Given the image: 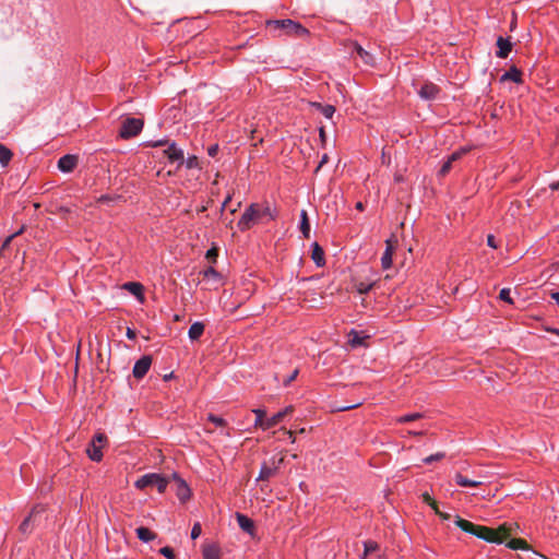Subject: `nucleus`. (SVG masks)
I'll return each mask as SVG.
<instances>
[{
    "instance_id": "f257e3e1",
    "label": "nucleus",
    "mask_w": 559,
    "mask_h": 559,
    "mask_svg": "<svg viewBox=\"0 0 559 559\" xmlns=\"http://www.w3.org/2000/svg\"><path fill=\"white\" fill-rule=\"evenodd\" d=\"M267 216L270 219H274L275 215L269 205H260L258 203H251L241 217L239 218L237 226L241 231L250 229L253 224Z\"/></svg>"
},
{
    "instance_id": "f03ea898",
    "label": "nucleus",
    "mask_w": 559,
    "mask_h": 559,
    "mask_svg": "<svg viewBox=\"0 0 559 559\" xmlns=\"http://www.w3.org/2000/svg\"><path fill=\"white\" fill-rule=\"evenodd\" d=\"M512 534V526L502 524L498 528L477 525L475 536L488 543L503 544Z\"/></svg>"
},
{
    "instance_id": "7ed1b4c3",
    "label": "nucleus",
    "mask_w": 559,
    "mask_h": 559,
    "mask_svg": "<svg viewBox=\"0 0 559 559\" xmlns=\"http://www.w3.org/2000/svg\"><path fill=\"white\" fill-rule=\"evenodd\" d=\"M135 488L143 490L147 487H156L159 493H163L167 486L168 479L157 473H148L140 477L134 483Z\"/></svg>"
},
{
    "instance_id": "20e7f679",
    "label": "nucleus",
    "mask_w": 559,
    "mask_h": 559,
    "mask_svg": "<svg viewBox=\"0 0 559 559\" xmlns=\"http://www.w3.org/2000/svg\"><path fill=\"white\" fill-rule=\"evenodd\" d=\"M283 462H284L283 456H280V457L273 456L269 461H264L261 465L260 473H259L257 480L264 481V480H269L272 477H274L278 473Z\"/></svg>"
},
{
    "instance_id": "39448f33",
    "label": "nucleus",
    "mask_w": 559,
    "mask_h": 559,
    "mask_svg": "<svg viewBox=\"0 0 559 559\" xmlns=\"http://www.w3.org/2000/svg\"><path fill=\"white\" fill-rule=\"evenodd\" d=\"M144 122L139 118H127L121 122V127L119 130V136L121 139H130L136 136L143 129Z\"/></svg>"
},
{
    "instance_id": "423d86ee",
    "label": "nucleus",
    "mask_w": 559,
    "mask_h": 559,
    "mask_svg": "<svg viewBox=\"0 0 559 559\" xmlns=\"http://www.w3.org/2000/svg\"><path fill=\"white\" fill-rule=\"evenodd\" d=\"M270 24H274L277 28L286 29L287 34L296 35L298 37H305L309 34V31L306 27L289 19L275 20L270 22Z\"/></svg>"
},
{
    "instance_id": "0eeeda50",
    "label": "nucleus",
    "mask_w": 559,
    "mask_h": 559,
    "mask_svg": "<svg viewBox=\"0 0 559 559\" xmlns=\"http://www.w3.org/2000/svg\"><path fill=\"white\" fill-rule=\"evenodd\" d=\"M107 440L104 433H96L86 449L87 456L94 462L103 459L102 444Z\"/></svg>"
},
{
    "instance_id": "6e6552de",
    "label": "nucleus",
    "mask_w": 559,
    "mask_h": 559,
    "mask_svg": "<svg viewBox=\"0 0 559 559\" xmlns=\"http://www.w3.org/2000/svg\"><path fill=\"white\" fill-rule=\"evenodd\" d=\"M152 365V357L148 355L142 356L139 360L135 361L133 366V377L136 379H142L150 370Z\"/></svg>"
},
{
    "instance_id": "1a4fd4ad",
    "label": "nucleus",
    "mask_w": 559,
    "mask_h": 559,
    "mask_svg": "<svg viewBox=\"0 0 559 559\" xmlns=\"http://www.w3.org/2000/svg\"><path fill=\"white\" fill-rule=\"evenodd\" d=\"M173 479L177 484L176 495L178 499L182 502H186L191 497V490L188 486V484L177 474H173Z\"/></svg>"
},
{
    "instance_id": "9d476101",
    "label": "nucleus",
    "mask_w": 559,
    "mask_h": 559,
    "mask_svg": "<svg viewBox=\"0 0 559 559\" xmlns=\"http://www.w3.org/2000/svg\"><path fill=\"white\" fill-rule=\"evenodd\" d=\"M440 87L431 82L425 83L418 91L420 98L426 100H432L438 97Z\"/></svg>"
},
{
    "instance_id": "9b49d317",
    "label": "nucleus",
    "mask_w": 559,
    "mask_h": 559,
    "mask_svg": "<svg viewBox=\"0 0 559 559\" xmlns=\"http://www.w3.org/2000/svg\"><path fill=\"white\" fill-rule=\"evenodd\" d=\"M122 288L132 294L139 302L145 301L144 286L139 282H127L122 285Z\"/></svg>"
},
{
    "instance_id": "f8f14e48",
    "label": "nucleus",
    "mask_w": 559,
    "mask_h": 559,
    "mask_svg": "<svg viewBox=\"0 0 559 559\" xmlns=\"http://www.w3.org/2000/svg\"><path fill=\"white\" fill-rule=\"evenodd\" d=\"M44 511H45V508H44L43 506H35V507L32 509V511H31L29 515H28V516H26V518L24 519V521L21 523V525H20V527H19L20 532H21L22 534H28V533H31L32 527H33V525H32V521H33V519H34V518H36V515H38L39 513H41V512H44Z\"/></svg>"
},
{
    "instance_id": "ddd939ff",
    "label": "nucleus",
    "mask_w": 559,
    "mask_h": 559,
    "mask_svg": "<svg viewBox=\"0 0 559 559\" xmlns=\"http://www.w3.org/2000/svg\"><path fill=\"white\" fill-rule=\"evenodd\" d=\"M78 165V156L67 154L59 158L58 169L62 173H71Z\"/></svg>"
},
{
    "instance_id": "4468645a",
    "label": "nucleus",
    "mask_w": 559,
    "mask_h": 559,
    "mask_svg": "<svg viewBox=\"0 0 559 559\" xmlns=\"http://www.w3.org/2000/svg\"><path fill=\"white\" fill-rule=\"evenodd\" d=\"M165 155L167 156L169 162H179L180 164H183L185 156L183 151L179 148L175 143H171L166 150Z\"/></svg>"
},
{
    "instance_id": "2eb2a0df",
    "label": "nucleus",
    "mask_w": 559,
    "mask_h": 559,
    "mask_svg": "<svg viewBox=\"0 0 559 559\" xmlns=\"http://www.w3.org/2000/svg\"><path fill=\"white\" fill-rule=\"evenodd\" d=\"M498 50L496 52L498 58L504 59L509 56L512 49V44L509 38L499 36L497 39Z\"/></svg>"
},
{
    "instance_id": "dca6fc26",
    "label": "nucleus",
    "mask_w": 559,
    "mask_h": 559,
    "mask_svg": "<svg viewBox=\"0 0 559 559\" xmlns=\"http://www.w3.org/2000/svg\"><path fill=\"white\" fill-rule=\"evenodd\" d=\"M311 259L317 266H323L325 264L324 251L318 242L311 245Z\"/></svg>"
},
{
    "instance_id": "f3484780",
    "label": "nucleus",
    "mask_w": 559,
    "mask_h": 559,
    "mask_svg": "<svg viewBox=\"0 0 559 559\" xmlns=\"http://www.w3.org/2000/svg\"><path fill=\"white\" fill-rule=\"evenodd\" d=\"M385 245H386L385 250L381 257V265H382V269L388 270L392 265V257H393L394 248L390 240H386Z\"/></svg>"
},
{
    "instance_id": "a211bd4d",
    "label": "nucleus",
    "mask_w": 559,
    "mask_h": 559,
    "mask_svg": "<svg viewBox=\"0 0 559 559\" xmlns=\"http://www.w3.org/2000/svg\"><path fill=\"white\" fill-rule=\"evenodd\" d=\"M454 479L456 485L461 487H478L484 484V480L481 479H469L461 473L455 474Z\"/></svg>"
},
{
    "instance_id": "6ab92c4d",
    "label": "nucleus",
    "mask_w": 559,
    "mask_h": 559,
    "mask_svg": "<svg viewBox=\"0 0 559 559\" xmlns=\"http://www.w3.org/2000/svg\"><path fill=\"white\" fill-rule=\"evenodd\" d=\"M236 519H237V523H238L239 527L243 532L252 534V532L254 530V523L251 519H249L247 515L241 514V513H237Z\"/></svg>"
},
{
    "instance_id": "aec40b11",
    "label": "nucleus",
    "mask_w": 559,
    "mask_h": 559,
    "mask_svg": "<svg viewBox=\"0 0 559 559\" xmlns=\"http://www.w3.org/2000/svg\"><path fill=\"white\" fill-rule=\"evenodd\" d=\"M204 333V324L200 321H197L191 324L188 331V336L191 341L199 340Z\"/></svg>"
},
{
    "instance_id": "412c9836",
    "label": "nucleus",
    "mask_w": 559,
    "mask_h": 559,
    "mask_svg": "<svg viewBox=\"0 0 559 559\" xmlns=\"http://www.w3.org/2000/svg\"><path fill=\"white\" fill-rule=\"evenodd\" d=\"M501 81H512L514 83L522 82V72L516 67H511L509 71L504 72Z\"/></svg>"
},
{
    "instance_id": "4be33fe9",
    "label": "nucleus",
    "mask_w": 559,
    "mask_h": 559,
    "mask_svg": "<svg viewBox=\"0 0 559 559\" xmlns=\"http://www.w3.org/2000/svg\"><path fill=\"white\" fill-rule=\"evenodd\" d=\"M203 559H221V549L216 545H206L202 550Z\"/></svg>"
},
{
    "instance_id": "5701e85b",
    "label": "nucleus",
    "mask_w": 559,
    "mask_h": 559,
    "mask_svg": "<svg viewBox=\"0 0 559 559\" xmlns=\"http://www.w3.org/2000/svg\"><path fill=\"white\" fill-rule=\"evenodd\" d=\"M136 536L143 543L152 542L156 538V534L152 532L150 528L140 526L136 528Z\"/></svg>"
},
{
    "instance_id": "b1692460",
    "label": "nucleus",
    "mask_w": 559,
    "mask_h": 559,
    "mask_svg": "<svg viewBox=\"0 0 559 559\" xmlns=\"http://www.w3.org/2000/svg\"><path fill=\"white\" fill-rule=\"evenodd\" d=\"M355 51L366 64H373V57L370 52L364 49L358 43L354 44Z\"/></svg>"
},
{
    "instance_id": "393cba45",
    "label": "nucleus",
    "mask_w": 559,
    "mask_h": 559,
    "mask_svg": "<svg viewBox=\"0 0 559 559\" xmlns=\"http://www.w3.org/2000/svg\"><path fill=\"white\" fill-rule=\"evenodd\" d=\"M456 525L464 532L468 533V534H472V535H475L476 533V530H477V525L473 524L472 522L467 521V520H464V519H461V518H456V521H455Z\"/></svg>"
},
{
    "instance_id": "a878e982",
    "label": "nucleus",
    "mask_w": 559,
    "mask_h": 559,
    "mask_svg": "<svg viewBox=\"0 0 559 559\" xmlns=\"http://www.w3.org/2000/svg\"><path fill=\"white\" fill-rule=\"evenodd\" d=\"M311 105L328 119H331L335 114V107L333 105H323L320 103H312Z\"/></svg>"
},
{
    "instance_id": "bb28decb",
    "label": "nucleus",
    "mask_w": 559,
    "mask_h": 559,
    "mask_svg": "<svg viewBox=\"0 0 559 559\" xmlns=\"http://www.w3.org/2000/svg\"><path fill=\"white\" fill-rule=\"evenodd\" d=\"M13 153L5 145L0 143V164L2 167H7L11 162Z\"/></svg>"
},
{
    "instance_id": "cd10ccee",
    "label": "nucleus",
    "mask_w": 559,
    "mask_h": 559,
    "mask_svg": "<svg viewBox=\"0 0 559 559\" xmlns=\"http://www.w3.org/2000/svg\"><path fill=\"white\" fill-rule=\"evenodd\" d=\"M300 231L302 233L305 238H309L310 236V224L308 219V214L305 210L300 213Z\"/></svg>"
},
{
    "instance_id": "c85d7f7f",
    "label": "nucleus",
    "mask_w": 559,
    "mask_h": 559,
    "mask_svg": "<svg viewBox=\"0 0 559 559\" xmlns=\"http://www.w3.org/2000/svg\"><path fill=\"white\" fill-rule=\"evenodd\" d=\"M252 413L255 415L254 427L263 430V425L266 420V412L263 408H254Z\"/></svg>"
},
{
    "instance_id": "c756f323",
    "label": "nucleus",
    "mask_w": 559,
    "mask_h": 559,
    "mask_svg": "<svg viewBox=\"0 0 559 559\" xmlns=\"http://www.w3.org/2000/svg\"><path fill=\"white\" fill-rule=\"evenodd\" d=\"M203 278L218 283L222 278L221 274L213 267L209 266L201 272Z\"/></svg>"
},
{
    "instance_id": "7c9ffc66",
    "label": "nucleus",
    "mask_w": 559,
    "mask_h": 559,
    "mask_svg": "<svg viewBox=\"0 0 559 559\" xmlns=\"http://www.w3.org/2000/svg\"><path fill=\"white\" fill-rule=\"evenodd\" d=\"M348 336H349L348 343L350 344L352 347H357V346L364 345L366 337L361 336L357 331L352 330L349 332Z\"/></svg>"
},
{
    "instance_id": "2f4dec72",
    "label": "nucleus",
    "mask_w": 559,
    "mask_h": 559,
    "mask_svg": "<svg viewBox=\"0 0 559 559\" xmlns=\"http://www.w3.org/2000/svg\"><path fill=\"white\" fill-rule=\"evenodd\" d=\"M423 417H424V415L421 413H412V414H406V415L396 417L395 421L397 424H406V423H411V421H414V420H418V419H420Z\"/></svg>"
},
{
    "instance_id": "473e14b6",
    "label": "nucleus",
    "mask_w": 559,
    "mask_h": 559,
    "mask_svg": "<svg viewBox=\"0 0 559 559\" xmlns=\"http://www.w3.org/2000/svg\"><path fill=\"white\" fill-rule=\"evenodd\" d=\"M507 547L513 550L518 549H527L528 545L524 539L521 538H512L507 543Z\"/></svg>"
},
{
    "instance_id": "72a5a7b5",
    "label": "nucleus",
    "mask_w": 559,
    "mask_h": 559,
    "mask_svg": "<svg viewBox=\"0 0 559 559\" xmlns=\"http://www.w3.org/2000/svg\"><path fill=\"white\" fill-rule=\"evenodd\" d=\"M282 417H281V414H278V412L276 414H274L273 416L266 418L264 425H263V430H269L273 427H275L276 425H278L281 421H282Z\"/></svg>"
},
{
    "instance_id": "f704fd0d",
    "label": "nucleus",
    "mask_w": 559,
    "mask_h": 559,
    "mask_svg": "<svg viewBox=\"0 0 559 559\" xmlns=\"http://www.w3.org/2000/svg\"><path fill=\"white\" fill-rule=\"evenodd\" d=\"M378 549H379L378 543H376L373 540L365 542L364 543V555H362L361 559H365L366 556H368L369 554H371Z\"/></svg>"
},
{
    "instance_id": "c9c22d12",
    "label": "nucleus",
    "mask_w": 559,
    "mask_h": 559,
    "mask_svg": "<svg viewBox=\"0 0 559 559\" xmlns=\"http://www.w3.org/2000/svg\"><path fill=\"white\" fill-rule=\"evenodd\" d=\"M423 500L435 511V513H439V508L436 500L431 498L428 492L423 493Z\"/></svg>"
},
{
    "instance_id": "e433bc0d",
    "label": "nucleus",
    "mask_w": 559,
    "mask_h": 559,
    "mask_svg": "<svg viewBox=\"0 0 559 559\" xmlns=\"http://www.w3.org/2000/svg\"><path fill=\"white\" fill-rule=\"evenodd\" d=\"M207 420H210L217 427H225L227 425V421L224 418L216 416L214 414H209Z\"/></svg>"
},
{
    "instance_id": "4c0bfd02",
    "label": "nucleus",
    "mask_w": 559,
    "mask_h": 559,
    "mask_svg": "<svg viewBox=\"0 0 559 559\" xmlns=\"http://www.w3.org/2000/svg\"><path fill=\"white\" fill-rule=\"evenodd\" d=\"M468 152L467 148H460L455 152H453L449 157L448 159L453 164L454 162L459 160L460 158H462L463 155H465L466 153Z\"/></svg>"
},
{
    "instance_id": "58836bf2",
    "label": "nucleus",
    "mask_w": 559,
    "mask_h": 559,
    "mask_svg": "<svg viewBox=\"0 0 559 559\" xmlns=\"http://www.w3.org/2000/svg\"><path fill=\"white\" fill-rule=\"evenodd\" d=\"M445 454L444 452H437L435 454H431L423 460L425 464H431L432 462L440 461L444 459Z\"/></svg>"
},
{
    "instance_id": "ea45409f",
    "label": "nucleus",
    "mask_w": 559,
    "mask_h": 559,
    "mask_svg": "<svg viewBox=\"0 0 559 559\" xmlns=\"http://www.w3.org/2000/svg\"><path fill=\"white\" fill-rule=\"evenodd\" d=\"M22 233H23V228H21L20 230H17V231H16V233H14V234H12V235L8 236V237L4 239V241L2 242V245H1L0 252H2L3 250H5V249L10 246L11 241H12L16 236L21 235Z\"/></svg>"
},
{
    "instance_id": "a19ab883",
    "label": "nucleus",
    "mask_w": 559,
    "mask_h": 559,
    "mask_svg": "<svg viewBox=\"0 0 559 559\" xmlns=\"http://www.w3.org/2000/svg\"><path fill=\"white\" fill-rule=\"evenodd\" d=\"M372 286H373L372 283L359 282L358 284H356V289L359 294L364 295V294H367L368 292H370Z\"/></svg>"
},
{
    "instance_id": "79ce46f5",
    "label": "nucleus",
    "mask_w": 559,
    "mask_h": 559,
    "mask_svg": "<svg viewBox=\"0 0 559 559\" xmlns=\"http://www.w3.org/2000/svg\"><path fill=\"white\" fill-rule=\"evenodd\" d=\"M499 298L510 305L513 304V299L511 298V290L509 288H502L500 290Z\"/></svg>"
},
{
    "instance_id": "37998d69",
    "label": "nucleus",
    "mask_w": 559,
    "mask_h": 559,
    "mask_svg": "<svg viewBox=\"0 0 559 559\" xmlns=\"http://www.w3.org/2000/svg\"><path fill=\"white\" fill-rule=\"evenodd\" d=\"M218 257V249L216 247H212L206 251L205 258L210 260L212 263H216Z\"/></svg>"
},
{
    "instance_id": "c03bdc74",
    "label": "nucleus",
    "mask_w": 559,
    "mask_h": 559,
    "mask_svg": "<svg viewBox=\"0 0 559 559\" xmlns=\"http://www.w3.org/2000/svg\"><path fill=\"white\" fill-rule=\"evenodd\" d=\"M183 163H186L187 168H198L199 167V160L197 156H189Z\"/></svg>"
},
{
    "instance_id": "a18cd8bd",
    "label": "nucleus",
    "mask_w": 559,
    "mask_h": 559,
    "mask_svg": "<svg viewBox=\"0 0 559 559\" xmlns=\"http://www.w3.org/2000/svg\"><path fill=\"white\" fill-rule=\"evenodd\" d=\"M360 405H361V402H357L355 404H349V405L335 406L333 408V412H345V411L357 408Z\"/></svg>"
},
{
    "instance_id": "49530a36",
    "label": "nucleus",
    "mask_w": 559,
    "mask_h": 559,
    "mask_svg": "<svg viewBox=\"0 0 559 559\" xmlns=\"http://www.w3.org/2000/svg\"><path fill=\"white\" fill-rule=\"evenodd\" d=\"M451 167H452V163L449 159H447L438 173L439 176L444 177L447 174H449V171L451 170Z\"/></svg>"
},
{
    "instance_id": "de8ad7c7",
    "label": "nucleus",
    "mask_w": 559,
    "mask_h": 559,
    "mask_svg": "<svg viewBox=\"0 0 559 559\" xmlns=\"http://www.w3.org/2000/svg\"><path fill=\"white\" fill-rule=\"evenodd\" d=\"M159 552L165 556L167 559H176L173 548L165 546L159 549Z\"/></svg>"
},
{
    "instance_id": "09e8293b",
    "label": "nucleus",
    "mask_w": 559,
    "mask_h": 559,
    "mask_svg": "<svg viewBox=\"0 0 559 559\" xmlns=\"http://www.w3.org/2000/svg\"><path fill=\"white\" fill-rule=\"evenodd\" d=\"M202 533V527L199 522H195L191 530V538L197 539Z\"/></svg>"
},
{
    "instance_id": "8fccbe9b",
    "label": "nucleus",
    "mask_w": 559,
    "mask_h": 559,
    "mask_svg": "<svg viewBox=\"0 0 559 559\" xmlns=\"http://www.w3.org/2000/svg\"><path fill=\"white\" fill-rule=\"evenodd\" d=\"M298 370L295 369L292 374H289L286 379L283 380V384L285 386L289 385L297 377Z\"/></svg>"
},
{
    "instance_id": "3c124183",
    "label": "nucleus",
    "mask_w": 559,
    "mask_h": 559,
    "mask_svg": "<svg viewBox=\"0 0 559 559\" xmlns=\"http://www.w3.org/2000/svg\"><path fill=\"white\" fill-rule=\"evenodd\" d=\"M217 152H218V145L217 144H213V145L207 147V154L211 157H215Z\"/></svg>"
},
{
    "instance_id": "603ef678",
    "label": "nucleus",
    "mask_w": 559,
    "mask_h": 559,
    "mask_svg": "<svg viewBox=\"0 0 559 559\" xmlns=\"http://www.w3.org/2000/svg\"><path fill=\"white\" fill-rule=\"evenodd\" d=\"M487 245L492 248V249H497L498 248V245L496 242V239H495V236L493 235H488L487 236Z\"/></svg>"
},
{
    "instance_id": "864d4df0",
    "label": "nucleus",
    "mask_w": 559,
    "mask_h": 559,
    "mask_svg": "<svg viewBox=\"0 0 559 559\" xmlns=\"http://www.w3.org/2000/svg\"><path fill=\"white\" fill-rule=\"evenodd\" d=\"M294 412V407L292 405L285 407L284 409L280 411L278 414H281L282 419H284L285 416L292 414Z\"/></svg>"
},
{
    "instance_id": "5fc2aeb1",
    "label": "nucleus",
    "mask_w": 559,
    "mask_h": 559,
    "mask_svg": "<svg viewBox=\"0 0 559 559\" xmlns=\"http://www.w3.org/2000/svg\"><path fill=\"white\" fill-rule=\"evenodd\" d=\"M114 199H115V198H112V197H110V195H108V194H103V195H100V197L98 198V200H97V201H98L99 203H107V202L112 201Z\"/></svg>"
},
{
    "instance_id": "6e6d98bb",
    "label": "nucleus",
    "mask_w": 559,
    "mask_h": 559,
    "mask_svg": "<svg viewBox=\"0 0 559 559\" xmlns=\"http://www.w3.org/2000/svg\"><path fill=\"white\" fill-rule=\"evenodd\" d=\"M328 160H329V156H328V154H323V156L321 157V160H320V163H319L318 167L316 168V173H318V171H319V169H320L324 164H326V163H328Z\"/></svg>"
},
{
    "instance_id": "4d7b16f0",
    "label": "nucleus",
    "mask_w": 559,
    "mask_h": 559,
    "mask_svg": "<svg viewBox=\"0 0 559 559\" xmlns=\"http://www.w3.org/2000/svg\"><path fill=\"white\" fill-rule=\"evenodd\" d=\"M126 335H127V337H128L129 340H135V337H136V333H135V331H134V330H132V329H130V328H128V329H127V333H126Z\"/></svg>"
},
{
    "instance_id": "13d9d810",
    "label": "nucleus",
    "mask_w": 559,
    "mask_h": 559,
    "mask_svg": "<svg viewBox=\"0 0 559 559\" xmlns=\"http://www.w3.org/2000/svg\"><path fill=\"white\" fill-rule=\"evenodd\" d=\"M230 200H231V195H228V197L224 200V202H223V204H222V206H221V212H223V211L225 210L226 205L228 204V202H230Z\"/></svg>"
},
{
    "instance_id": "bf43d9fd",
    "label": "nucleus",
    "mask_w": 559,
    "mask_h": 559,
    "mask_svg": "<svg viewBox=\"0 0 559 559\" xmlns=\"http://www.w3.org/2000/svg\"><path fill=\"white\" fill-rule=\"evenodd\" d=\"M441 519L443 520H449L450 519V514L448 513H443L439 510V513H437Z\"/></svg>"
},
{
    "instance_id": "052dcab7",
    "label": "nucleus",
    "mask_w": 559,
    "mask_h": 559,
    "mask_svg": "<svg viewBox=\"0 0 559 559\" xmlns=\"http://www.w3.org/2000/svg\"><path fill=\"white\" fill-rule=\"evenodd\" d=\"M551 298L559 305V292L552 293Z\"/></svg>"
},
{
    "instance_id": "680f3d73",
    "label": "nucleus",
    "mask_w": 559,
    "mask_h": 559,
    "mask_svg": "<svg viewBox=\"0 0 559 559\" xmlns=\"http://www.w3.org/2000/svg\"><path fill=\"white\" fill-rule=\"evenodd\" d=\"M549 187H550L551 190L559 189V181L551 183Z\"/></svg>"
},
{
    "instance_id": "e2e57ef3",
    "label": "nucleus",
    "mask_w": 559,
    "mask_h": 559,
    "mask_svg": "<svg viewBox=\"0 0 559 559\" xmlns=\"http://www.w3.org/2000/svg\"><path fill=\"white\" fill-rule=\"evenodd\" d=\"M287 435L289 436V439H290L292 443H294V442L296 441V439H295V437H294L293 431L288 430V431H287Z\"/></svg>"
},
{
    "instance_id": "0e129e2a",
    "label": "nucleus",
    "mask_w": 559,
    "mask_h": 559,
    "mask_svg": "<svg viewBox=\"0 0 559 559\" xmlns=\"http://www.w3.org/2000/svg\"><path fill=\"white\" fill-rule=\"evenodd\" d=\"M407 433L412 435V436H421L423 431H412V430H409Z\"/></svg>"
},
{
    "instance_id": "69168bd1",
    "label": "nucleus",
    "mask_w": 559,
    "mask_h": 559,
    "mask_svg": "<svg viewBox=\"0 0 559 559\" xmlns=\"http://www.w3.org/2000/svg\"><path fill=\"white\" fill-rule=\"evenodd\" d=\"M356 209L359 210V211H362L364 210V204L361 202H357Z\"/></svg>"
},
{
    "instance_id": "338daca9",
    "label": "nucleus",
    "mask_w": 559,
    "mask_h": 559,
    "mask_svg": "<svg viewBox=\"0 0 559 559\" xmlns=\"http://www.w3.org/2000/svg\"><path fill=\"white\" fill-rule=\"evenodd\" d=\"M205 211H206V206H205V205H203V206H201V207L199 209V211H198V212H199V213H202V212H205Z\"/></svg>"
},
{
    "instance_id": "774afa93",
    "label": "nucleus",
    "mask_w": 559,
    "mask_h": 559,
    "mask_svg": "<svg viewBox=\"0 0 559 559\" xmlns=\"http://www.w3.org/2000/svg\"><path fill=\"white\" fill-rule=\"evenodd\" d=\"M171 377H173V373H169V374H166V376L164 377V379H165V380H168V379H170Z\"/></svg>"
}]
</instances>
